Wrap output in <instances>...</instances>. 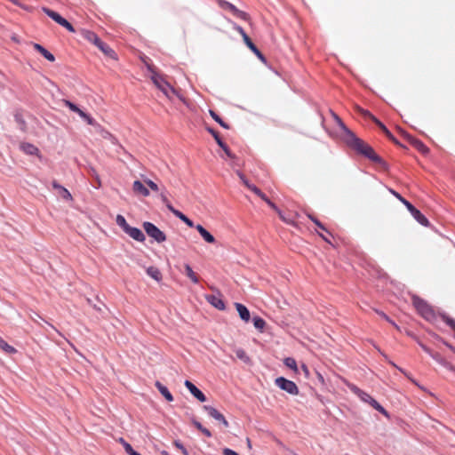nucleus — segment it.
<instances>
[{"mask_svg":"<svg viewBox=\"0 0 455 455\" xmlns=\"http://www.w3.org/2000/svg\"><path fill=\"white\" fill-rule=\"evenodd\" d=\"M333 116L337 125L339 128L340 137L349 148L356 151L358 154L365 156L373 163H384L382 158L376 154L374 149L368 143L358 138L351 130H349L337 115L333 114Z\"/></svg>","mask_w":455,"mask_h":455,"instance_id":"f257e3e1","label":"nucleus"},{"mask_svg":"<svg viewBox=\"0 0 455 455\" xmlns=\"http://www.w3.org/2000/svg\"><path fill=\"white\" fill-rule=\"evenodd\" d=\"M412 304L417 312L427 321L434 323L437 319V315L433 307L421 298L412 296Z\"/></svg>","mask_w":455,"mask_h":455,"instance_id":"f03ea898","label":"nucleus"},{"mask_svg":"<svg viewBox=\"0 0 455 455\" xmlns=\"http://www.w3.org/2000/svg\"><path fill=\"white\" fill-rule=\"evenodd\" d=\"M347 387L351 390V392H353L355 395H356L362 401L369 403L371 407H373L375 410L379 411L384 416H386L387 418L389 417L387 411L369 394L361 390L359 387H357L354 384L347 383Z\"/></svg>","mask_w":455,"mask_h":455,"instance_id":"7ed1b4c3","label":"nucleus"},{"mask_svg":"<svg viewBox=\"0 0 455 455\" xmlns=\"http://www.w3.org/2000/svg\"><path fill=\"white\" fill-rule=\"evenodd\" d=\"M82 35L84 39L95 44L105 55L115 59L116 53L107 44L102 42L100 38L92 31L83 30Z\"/></svg>","mask_w":455,"mask_h":455,"instance_id":"20e7f679","label":"nucleus"},{"mask_svg":"<svg viewBox=\"0 0 455 455\" xmlns=\"http://www.w3.org/2000/svg\"><path fill=\"white\" fill-rule=\"evenodd\" d=\"M148 69L152 73L151 79L153 83L160 89L167 97L170 98V92H174V89L166 82L160 75H158L153 66L148 64Z\"/></svg>","mask_w":455,"mask_h":455,"instance_id":"39448f33","label":"nucleus"},{"mask_svg":"<svg viewBox=\"0 0 455 455\" xmlns=\"http://www.w3.org/2000/svg\"><path fill=\"white\" fill-rule=\"evenodd\" d=\"M143 228L147 235L155 239L157 243H163L166 240L164 233L153 223L148 221L144 222Z\"/></svg>","mask_w":455,"mask_h":455,"instance_id":"423d86ee","label":"nucleus"},{"mask_svg":"<svg viewBox=\"0 0 455 455\" xmlns=\"http://www.w3.org/2000/svg\"><path fill=\"white\" fill-rule=\"evenodd\" d=\"M275 382L279 388L286 391L291 395H296L299 394V388L297 385L291 380L286 379L283 377H279L275 379Z\"/></svg>","mask_w":455,"mask_h":455,"instance_id":"0eeeda50","label":"nucleus"},{"mask_svg":"<svg viewBox=\"0 0 455 455\" xmlns=\"http://www.w3.org/2000/svg\"><path fill=\"white\" fill-rule=\"evenodd\" d=\"M358 111L362 113V115H363L365 117H369L370 119H371L389 140H391L395 143H398L395 138L393 136V134L388 131V129L379 119L372 116L369 111L363 110L361 108H358Z\"/></svg>","mask_w":455,"mask_h":455,"instance_id":"6e6552de","label":"nucleus"},{"mask_svg":"<svg viewBox=\"0 0 455 455\" xmlns=\"http://www.w3.org/2000/svg\"><path fill=\"white\" fill-rule=\"evenodd\" d=\"M220 5L225 9V10H228L229 12H231L235 16L240 18V19H243V20H246L247 19V14L243 12V11H240L238 10L234 4L227 2V1H224V0H220Z\"/></svg>","mask_w":455,"mask_h":455,"instance_id":"1a4fd4ad","label":"nucleus"},{"mask_svg":"<svg viewBox=\"0 0 455 455\" xmlns=\"http://www.w3.org/2000/svg\"><path fill=\"white\" fill-rule=\"evenodd\" d=\"M204 410L208 412V414L211 417H212L214 419L221 422L226 427H228V420L226 419L224 415L222 413H220L218 410H216L215 408L209 406V405L204 406Z\"/></svg>","mask_w":455,"mask_h":455,"instance_id":"9d476101","label":"nucleus"},{"mask_svg":"<svg viewBox=\"0 0 455 455\" xmlns=\"http://www.w3.org/2000/svg\"><path fill=\"white\" fill-rule=\"evenodd\" d=\"M184 385L190 391V393L200 402L206 401V396L204 395V393L201 390H199L191 381L186 380Z\"/></svg>","mask_w":455,"mask_h":455,"instance_id":"9b49d317","label":"nucleus"},{"mask_svg":"<svg viewBox=\"0 0 455 455\" xmlns=\"http://www.w3.org/2000/svg\"><path fill=\"white\" fill-rule=\"evenodd\" d=\"M408 211L411 213V215L419 223L425 227H427L429 225V221L427 220V219L413 205H410Z\"/></svg>","mask_w":455,"mask_h":455,"instance_id":"f8f14e48","label":"nucleus"},{"mask_svg":"<svg viewBox=\"0 0 455 455\" xmlns=\"http://www.w3.org/2000/svg\"><path fill=\"white\" fill-rule=\"evenodd\" d=\"M126 234H128L132 238L138 242H144L146 237L142 231L137 228L129 227L126 231Z\"/></svg>","mask_w":455,"mask_h":455,"instance_id":"ddd939ff","label":"nucleus"},{"mask_svg":"<svg viewBox=\"0 0 455 455\" xmlns=\"http://www.w3.org/2000/svg\"><path fill=\"white\" fill-rule=\"evenodd\" d=\"M132 190L137 195H140V196H149V190L140 180H135L133 182V184H132Z\"/></svg>","mask_w":455,"mask_h":455,"instance_id":"4468645a","label":"nucleus"},{"mask_svg":"<svg viewBox=\"0 0 455 455\" xmlns=\"http://www.w3.org/2000/svg\"><path fill=\"white\" fill-rule=\"evenodd\" d=\"M235 306L241 319L245 323H248L251 318V314L248 308L241 303H235Z\"/></svg>","mask_w":455,"mask_h":455,"instance_id":"2eb2a0df","label":"nucleus"},{"mask_svg":"<svg viewBox=\"0 0 455 455\" xmlns=\"http://www.w3.org/2000/svg\"><path fill=\"white\" fill-rule=\"evenodd\" d=\"M196 230L199 232L201 236L205 240V242L209 243H214L215 238L214 236L208 232L202 225L198 224L196 226Z\"/></svg>","mask_w":455,"mask_h":455,"instance_id":"dca6fc26","label":"nucleus"},{"mask_svg":"<svg viewBox=\"0 0 455 455\" xmlns=\"http://www.w3.org/2000/svg\"><path fill=\"white\" fill-rule=\"evenodd\" d=\"M207 301L220 310H223L225 308V303L220 297L209 295L207 296Z\"/></svg>","mask_w":455,"mask_h":455,"instance_id":"f3484780","label":"nucleus"},{"mask_svg":"<svg viewBox=\"0 0 455 455\" xmlns=\"http://www.w3.org/2000/svg\"><path fill=\"white\" fill-rule=\"evenodd\" d=\"M33 47L39 53H41L47 60L53 62L55 60V57L49 51H47L44 46L39 44H34Z\"/></svg>","mask_w":455,"mask_h":455,"instance_id":"a211bd4d","label":"nucleus"},{"mask_svg":"<svg viewBox=\"0 0 455 455\" xmlns=\"http://www.w3.org/2000/svg\"><path fill=\"white\" fill-rule=\"evenodd\" d=\"M409 141L419 152L424 153V154L428 152V148H427V146L419 140L412 138V137H409Z\"/></svg>","mask_w":455,"mask_h":455,"instance_id":"6ab92c4d","label":"nucleus"},{"mask_svg":"<svg viewBox=\"0 0 455 455\" xmlns=\"http://www.w3.org/2000/svg\"><path fill=\"white\" fill-rule=\"evenodd\" d=\"M155 385H156V388L158 389V391L162 394V395L164 396V398L168 402H172L173 401L172 395L170 393V391L168 390V388L165 386H164L159 381H156Z\"/></svg>","mask_w":455,"mask_h":455,"instance_id":"aec40b11","label":"nucleus"},{"mask_svg":"<svg viewBox=\"0 0 455 455\" xmlns=\"http://www.w3.org/2000/svg\"><path fill=\"white\" fill-rule=\"evenodd\" d=\"M42 11L47 16H49L51 19H52L55 22H57L58 24H60L61 22V20L64 19L58 12H54V11H52V10L47 8V7H43Z\"/></svg>","mask_w":455,"mask_h":455,"instance_id":"412c9836","label":"nucleus"},{"mask_svg":"<svg viewBox=\"0 0 455 455\" xmlns=\"http://www.w3.org/2000/svg\"><path fill=\"white\" fill-rule=\"evenodd\" d=\"M20 148L28 155H38L39 149L30 143H22Z\"/></svg>","mask_w":455,"mask_h":455,"instance_id":"4be33fe9","label":"nucleus"},{"mask_svg":"<svg viewBox=\"0 0 455 455\" xmlns=\"http://www.w3.org/2000/svg\"><path fill=\"white\" fill-rule=\"evenodd\" d=\"M147 274L157 282L162 280V274L160 270L156 267L151 266L148 267Z\"/></svg>","mask_w":455,"mask_h":455,"instance_id":"5701e85b","label":"nucleus"},{"mask_svg":"<svg viewBox=\"0 0 455 455\" xmlns=\"http://www.w3.org/2000/svg\"><path fill=\"white\" fill-rule=\"evenodd\" d=\"M76 114L79 115V116L81 118H83L88 124L90 125H93V126H98L100 128V125L99 124L96 123V121L92 117L90 116L89 115H87L84 111H83L82 109L79 108V111L76 112Z\"/></svg>","mask_w":455,"mask_h":455,"instance_id":"b1692460","label":"nucleus"},{"mask_svg":"<svg viewBox=\"0 0 455 455\" xmlns=\"http://www.w3.org/2000/svg\"><path fill=\"white\" fill-rule=\"evenodd\" d=\"M173 214L179 218L181 221H183L186 225H188L189 228H196V226L194 225V222L188 219L186 215H184L181 212L176 210V211H173Z\"/></svg>","mask_w":455,"mask_h":455,"instance_id":"393cba45","label":"nucleus"},{"mask_svg":"<svg viewBox=\"0 0 455 455\" xmlns=\"http://www.w3.org/2000/svg\"><path fill=\"white\" fill-rule=\"evenodd\" d=\"M185 273L187 276L194 283H197L199 282L198 275L193 271L191 267L188 264L185 265Z\"/></svg>","mask_w":455,"mask_h":455,"instance_id":"a878e982","label":"nucleus"},{"mask_svg":"<svg viewBox=\"0 0 455 455\" xmlns=\"http://www.w3.org/2000/svg\"><path fill=\"white\" fill-rule=\"evenodd\" d=\"M253 325L254 327L259 330L260 332L264 331V328L266 326V321L259 317V316H254L253 319Z\"/></svg>","mask_w":455,"mask_h":455,"instance_id":"bb28decb","label":"nucleus"},{"mask_svg":"<svg viewBox=\"0 0 455 455\" xmlns=\"http://www.w3.org/2000/svg\"><path fill=\"white\" fill-rule=\"evenodd\" d=\"M235 352V355L237 356V358L242 360L243 363H251L250 357L248 356V355L246 354V352L243 349L237 348Z\"/></svg>","mask_w":455,"mask_h":455,"instance_id":"cd10ccee","label":"nucleus"},{"mask_svg":"<svg viewBox=\"0 0 455 455\" xmlns=\"http://www.w3.org/2000/svg\"><path fill=\"white\" fill-rule=\"evenodd\" d=\"M0 348L9 354L16 353V349L2 339H0Z\"/></svg>","mask_w":455,"mask_h":455,"instance_id":"c85d7f7f","label":"nucleus"},{"mask_svg":"<svg viewBox=\"0 0 455 455\" xmlns=\"http://www.w3.org/2000/svg\"><path fill=\"white\" fill-rule=\"evenodd\" d=\"M211 116L217 122L220 124V125L225 129H229L230 126L225 123L220 117L219 115H217L213 110H210L209 111Z\"/></svg>","mask_w":455,"mask_h":455,"instance_id":"c756f323","label":"nucleus"},{"mask_svg":"<svg viewBox=\"0 0 455 455\" xmlns=\"http://www.w3.org/2000/svg\"><path fill=\"white\" fill-rule=\"evenodd\" d=\"M116 224L123 228L125 232L126 229L130 227V225L126 222L124 217L121 214H118L116 219Z\"/></svg>","mask_w":455,"mask_h":455,"instance_id":"7c9ffc66","label":"nucleus"},{"mask_svg":"<svg viewBox=\"0 0 455 455\" xmlns=\"http://www.w3.org/2000/svg\"><path fill=\"white\" fill-rule=\"evenodd\" d=\"M283 363L288 368L293 370L295 372L298 371L297 363L294 358L287 357L284 359Z\"/></svg>","mask_w":455,"mask_h":455,"instance_id":"2f4dec72","label":"nucleus"},{"mask_svg":"<svg viewBox=\"0 0 455 455\" xmlns=\"http://www.w3.org/2000/svg\"><path fill=\"white\" fill-rule=\"evenodd\" d=\"M160 198L162 200V202L165 204V206L167 207V209L173 213V211H176V209L172 205V204L170 203V201L168 200L167 198V196L164 192H162L160 194Z\"/></svg>","mask_w":455,"mask_h":455,"instance_id":"473e14b6","label":"nucleus"},{"mask_svg":"<svg viewBox=\"0 0 455 455\" xmlns=\"http://www.w3.org/2000/svg\"><path fill=\"white\" fill-rule=\"evenodd\" d=\"M390 193L394 195L400 202H402L407 209H409L410 205H412L409 201L404 199L399 193L393 189H389Z\"/></svg>","mask_w":455,"mask_h":455,"instance_id":"72a5a7b5","label":"nucleus"},{"mask_svg":"<svg viewBox=\"0 0 455 455\" xmlns=\"http://www.w3.org/2000/svg\"><path fill=\"white\" fill-rule=\"evenodd\" d=\"M208 132L214 137L216 142L220 147H223V144H225L222 140L220 139L219 132H216L214 129L209 128Z\"/></svg>","mask_w":455,"mask_h":455,"instance_id":"f704fd0d","label":"nucleus"},{"mask_svg":"<svg viewBox=\"0 0 455 455\" xmlns=\"http://www.w3.org/2000/svg\"><path fill=\"white\" fill-rule=\"evenodd\" d=\"M251 191L260 197L263 201L267 203V200H269L268 197L257 187L251 188Z\"/></svg>","mask_w":455,"mask_h":455,"instance_id":"c9c22d12","label":"nucleus"},{"mask_svg":"<svg viewBox=\"0 0 455 455\" xmlns=\"http://www.w3.org/2000/svg\"><path fill=\"white\" fill-rule=\"evenodd\" d=\"M251 191L260 197L263 201L267 203V200H269L268 197L257 187L251 188Z\"/></svg>","mask_w":455,"mask_h":455,"instance_id":"e433bc0d","label":"nucleus"},{"mask_svg":"<svg viewBox=\"0 0 455 455\" xmlns=\"http://www.w3.org/2000/svg\"><path fill=\"white\" fill-rule=\"evenodd\" d=\"M237 175L238 177L240 178V180H242L243 184L248 188L251 190V188H253V187H256L255 185L253 184H251L249 182V180L245 178V176L241 172H237Z\"/></svg>","mask_w":455,"mask_h":455,"instance_id":"4c0bfd02","label":"nucleus"},{"mask_svg":"<svg viewBox=\"0 0 455 455\" xmlns=\"http://www.w3.org/2000/svg\"><path fill=\"white\" fill-rule=\"evenodd\" d=\"M63 104L75 113L79 111V108L76 104L68 100H63Z\"/></svg>","mask_w":455,"mask_h":455,"instance_id":"58836bf2","label":"nucleus"},{"mask_svg":"<svg viewBox=\"0 0 455 455\" xmlns=\"http://www.w3.org/2000/svg\"><path fill=\"white\" fill-rule=\"evenodd\" d=\"M430 356L442 365L446 363V360L439 353H430Z\"/></svg>","mask_w":455,"mask_h":455,"instance_id":"ea45409f","label":"nucleus"},{"mask_svg":"<svg viewBox=\"0 0 455 455\" xmlns=\"http://www.w3.org/2000/svg\"><path fill=\"white\" fill-rule=\"evenodd\" d=\"M442 318L453 331H455V319H452L444 315H442Z\"/></svg>","mask_w":455,"mask_h":455,"instance_id":"a19ab883","label":"nucleus"},{"mask_svg":"<svg viewBox=\"0 0 455 455\" xmlns=\"http://www.w3.org/2000/svg\"><path fill=\"white\" fill-rule=\"evenodd\" d=\"M59 25L67 28L69 32H72V33L75 32V28L72 26V24L70 22H68L66 19H63Z\"/></svg>","mask_w":455,"mask_h":455,"instance_id":"79ce46f5","label":"nucleus"},{"mask_svg":"<svg viewBox=\"0 0 455 455\" xmlns=\"http://www.w3.org/2000/svg\"><path fill=\"white\" fill-rule=\"evenodd\" d=\"M144 182L153 191L156 192V191L159 190V188H158L157 184L155 183L153 180L147 179V180H144Z\"/></svg>","mask_w":455,"mask_h":455,"instance_id":"37998d69","label":"nucleus"},{"mask_svg":"<svg viewBox=\"0 0 455 455\" xmlns=\"http://www.w3.org/2000/svg\"><path fill=\"white\" fill-rule=\"evenodd\" d=\"M244 44L247 45V47L250 49V50H254L255 49V44H253V42L251 41V39L249 37V36H245L244 38H243Z\"/></svg>","mask_w":455,"mask_h":455,"instance_id":"c03bdc74","label":"nucleus"},{"mask_svg":"<svg viewBox=\"0 0 455 455\" xmlns=\"http://www.w3.org/2000/svg\"><path fill=\"white\" fill-rule=\"evenodd\" d=\"M102 137L104 139H110L112 140L113 143H116L117 142V140L116 137H114L110 132H108V131H105V130H102Z\"/></svg>","mask_w":455,"mask_h":455,"instance_id":"a18cd8bd","label":"nucleus"},{"mask_svg":"<svg viewBox=\"0 0 455 455\" xmlns=\"http://www.w3.org/2000/svg\"><path fill=\"white\" fill-rule=\"evenodd\" d=\"M173 444L175 445L176 448L181 451L183 455H188L187 449L182 445L180 442L174 441Z\"/></svg>","mask_w":455,"mask_h":455,"instance_id":"49530a36","label":"nucleus"},{"mask_svg":"<svg viewBox=\"0 0 455 455\" xmlns=\"http://www.w3.org/2000/svg\"><path fill=\"white\" fill-rule=\"evenodd\" d=\"M60 194L64 199L72 200V196L67 188H61Z\"/></svg>","mask_w":455,"mask_h":455,"instance_id":"de8ad7c7","label":"nucleus"},{"mask_svg":"<svg viewBox=\"0 0 455 455\" xmlns=\"http://www.w3.org/2000/svg\"><path fill=\"white\" fill-rule=\"evenodd\" d=\"M308 218L322 230L326 231V228L323 227V225L313 215H308Z\"/></svg>","mask_w":455,"mask_h":455,"instance_id":"09e8293b","label":"nucleus"},{"mask_svg":"<svg viewBox=\"0 0 455 455\" xmlns=\"http://www.w3.org/2000/svg\"><path fill=\"white\" fill-rule=\"evenodd\" d=\"M382 318H384L386 321L390 323L392 325H394L396 329H398V326L393 322L384 312L381 311H376Z\"/></svg>","mask_w":455,"mask_h":455,"instance_id":"8fccbe9b","label":"nucleus"},{"mask_svg":"<svg viewBox=\"0 0 455 455\" xmlns=\"http://www.w3.org/2000/svg\"><path fill=\"white\" fill-rule=\"evenodd\" d=\"M123 447L125 452L129 455H131L134 451V450L132 449V445L129 443H124Z\"/></svg>","mask_w":455,"mask_h":455,"instance_id":"3c124183","label":"nucleus"},{"mask_svg":"<svg viewBox=\"0 0 455 455\" xmlns=\"http://www.w3.org/2000/svg\"><path fill=\"white\" fill-rule=\"evenodd\" d=\"M224 152L226 153V155L230 157V158H234L235 156L231 153V151L229 150L228 147L227 146V144H223V147H220Z\"/></svg>","mask_w":455,"mask_h":455,"instance_id":"603ef678","label":"nucleus"},{"mask_svg":"<svg viewBox=\"0 0 455 455\" xmlns=\"http://www.w3.org/2000/svg\"><path fill=\"white\" fill-rule=\"evenodd\" d=\"M223 455H239V454L231 449L225 448L223 450Z\"/></svg>","mask_w":455,"mask_h":455,"instance_id":"864d4df0","label":"nucleus"},{"mask_svg":"<svg viewBox=\"0 0 455 455\" xmlns=\"http://www.w3.org/2000/svg\"><path fill=\"white\" fill-rule=\"evenodd\" d=\"M255 54L256 56L261 60H264L265 58L263 56V54L261 53V52L255 46V49L254 50H251Z\"/></svg>","mask_w":455,"mask_h":455,"instance_id":"5fc2aeb1","label":"nucleus"},{"mask_svg":"<svg viewBox=\"0 0 455 455\" xmlns=\"http://www.w3.org/2000/svg\"><path fill=\"white\" fill-rule=\"evenodd\" d=\"M255 54L256 56L261 60H264L265 58L263 56V54L261 53V52L255 46V49L254 50H251Z\"/></svg>","mask_w":455,"mask_h":455,"instance_id":"6e6d98bb","label":"nucleus"},{"mask_svg":"<svg viewBox=\"0 0 455 455\" xmlns=\"http://www.w3.org/2000/svg\"><path fill=\"white\" fill-rule=\"evenodd\" d=\"M235 30L242 36L243 38H244L245 36H248L243 28L240 26H236Z\"/></svg>","mask_w":455,"mask_h":455,"instance_id":"4d7b16f0","label":"nucleus"},{"mask_svg":"<svg viewBox=\"0 0 455 455\" xmlns=\"http://www.w3.org/2000/svg\"><path fill=\"white\" fill-rule=\"evenodd\" d=\"M443 366L455 373V367L449 362L446 361V363L443 364Z\"/></svg>","mask_w":455,"mask_h":455,"instance_id":"13d9d810","label":"nucleus"},{"mask_svg":"<svg viewBox=\"0 0 455 455\" xmlns=\"http://www.w3.org/2000/svg\"><path fill=\"white\" fill-rule=\"evenodd\" d=\"M267 204L273 209L275 210V212H279V209L277 208V206L269 199V200H267Z\"/></svg>","mask_w":455,"mask_h":455,"instance_id":"bf43d9fd","label":"nucleus"},{"mask_svg":"<svg viewBox=\"0 0 455 455\" xmlns=\"http://www.w3.org/2000/svg\"><path fill=\"white\" fill-rule=\"evenodd\" d=\"M201 432H202L204 435H206L207 437H211V436H212V433H211V431H210L209 429L205 428L204 427V428H202V429H201Z\"/></svg>","mask_w":455,"mask_h":455,"instance_id":"052dcab7","label":"nucleus"},{"mask_svg":"<svg viewBox=\"0 0 455 455\" xmlns=\"http://www.w3.org/2000/svg\"><path fill=\"white\" fill-rule=\"evenodd\" d=\"M193 423H194V426H195V427H196L199 431H201V429H202V428H204L203 425H202L200 422H198V421H194Z\"/></svg>","mask_w":455,"mask_h":455,"instance_id":"680f3d73","label":"nucleus"},{"mask_svg":"<svg viewBox=\"0 0 455 455\" xmlns=\"http://www.w3.org/2000/svg\"><path fill=\"white\" fill-rule=\"evenodd\" d=\"M278 214H279L280 218H281L284 222H286V223H288V224H291V223H292V221L288 220L286 218H284V217L283 216V214H282V212H281L280 211L278 212Z\"/></svg>","mask_w":455,"mask_h":455,"instance_id":"e2e57ef3","label":"nucleus"},{"mask_svg":"<svg viewBox=\"0 0 455 455\" xmlns=\"http://www.w3.org/2000/svg\"><path fill=\"white\" fill-rule=\"evenodd\" d=\"M422 349L427 352L428 355H430V353H434L433 351H431L427 347L424 346V345H420Z\"/></svg>","mask_w":455,"mask_h":455,"instance_id":"0e129e2a","label":"nucleus"},{"mask_svg":"<svg viewBox=\"0 0 455 455\" xmlns=\"http://www.w3.org/2000/svg\"><path fill=\"white\" fill-rule=\"evenodd\" d=\"M52 186H53V188H58V189H60V190H61V188H63L62 186H60V184H58L56 181H54V182L52 183Z\"/></svg>","mask_w":455,"mask_h":455,"instance_id":"69168bd1","label":"nucleus"},{"mask_svg":"<svg viewBox=\"0 0 455 455\" xmlns=\"http://www.w3.org/2000/svg\"><path fill=\"white\" fill-rule=\"evenodd\" d=\"M301 369H302V370H303V371L306 373V375H308V369H307V365L302 364V365H301Z\"/></svg>","mask_w":455,"mask_h":455,"instance_id":"338daca9","label":"nucleus"},{"mask_svg":"<svg viewBox=\"0 0 455 455\" xmlns=\"http://www.w3.org/2000/svg\"><path fill=\"white\" fill-rule=\"evenodd\" d=\"M118 442H119L123 446H124V443H127V442H126L123 437H120V438L118 439Z\"/></svg>","mask_w":455,"mask_h":455,"instance_id":"774afa93","label":"nucleus"}]
</instances>
